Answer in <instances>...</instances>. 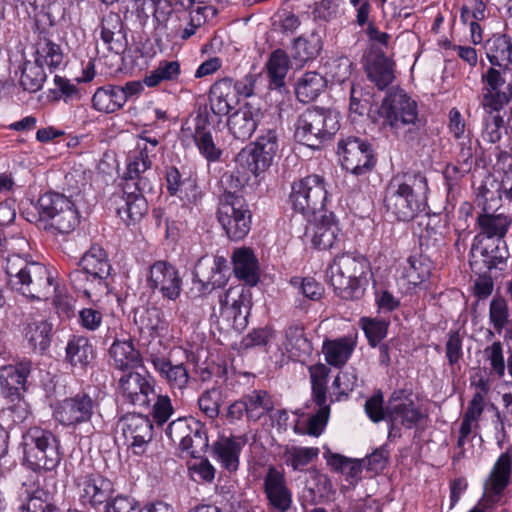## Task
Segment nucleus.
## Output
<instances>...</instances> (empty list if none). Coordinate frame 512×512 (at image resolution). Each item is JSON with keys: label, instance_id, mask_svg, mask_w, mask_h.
Instances as JSON below:
<instances>
[{"label": "nucleus", "instance_id": "obj_53", "mask_svg": "<svg viewBox=\"0 0 512 512\" xmlns=\"http://www.w3.org/2000/svg\"><path fill=\"white\" fill-rule=\"evenodd\" d=\"M330 368L319 363L309 368L312 398L316 405L327 402V379Z\"/></svg>", "mask_w": 512, "mask_h": 512}, {"label": "nucleus", "instance_id": "obj_34", "mask_svg": "<svg viewBox=\"0 0 512 512\" xmlns=\"http://www.w3.org/2000/svg\"><path fill=\"white\" fill-rule=\"evenodd\" d=\"M52 324L45 319L27 318L23 328L25 340L34 351L43 353L51 343Z\"/></svg>", "mask_w": 512, "mask_h": 512}, {"label": "nucleus", "instance_id": "obj_12", "mask_svg": "<svg viewBox=\"0 0 512 512\" xmlns=\"http://www.w3.org/2000/svg\"><path fill=\"white\" fill-rule=\"evenodd\" d=\"M261 490L270 510L289 512L292 509L293 492L283 470L269 465L262 476Z\"/></svg>", "mask_w": 512, "mask_h": 512}, {"label": "nucleus", "instance_id": "obj_46", "mask_svg": "<svg viewBox=\"0 0 512 512\" xmlns=\"http://www.w3.org/2000/svg\"><path fill=\"white\" fill-rule=\"evenodd\" d=\"M512 473V463L508 456H499L495 461L488 478L487 489L493 495L499 496L507 488Z\"/></svg>", "mask_w": 512, "mask_h": 512}, {"label": "nucleus", "instance_id": "obj_60", "mask_svg": "<svg viewBox=\"0 0 512 512\" xmlns=\"http://www.w3.org/2000/svg\"><path fill=\"white\" fill-rule=\"evenodd\" d=\"M196 421L193 417H180L168 424L165 434L174 444H178L181 450L187 433H191L192 426Z\"/></svg>", "mask_w": 512, "mask_h": 512}, {"label": "nucleus", "instance_id": "obj_25", "mask_svg": "<svg viewBox=\"0 0 512 512\" xmlns=\"http://www.w3.org/2000/svg\"><path fill=\"white\" fill-rule=\"evenodd\" d=\"M111 365L122 372L143 366V358L131 339L114 340L109 349Z\"/></svg>", "mask_w": 512, "mask_h": 512}, {"label": "nucleus", "instance_id": "obj_62", "mask_svg": "<svg viewBox=\"0 0 512 512\" xmlns=\"http://www.w3.org/2000/svg\"><path fill=\"white\" fill-rule=\"evenodd\" d=\"M222 194L219 196V202H233L236 198H244L242 195L243 183L234 173L226 172L220 179Z\"/></svg>", "mask_w": 512, "mask_h": 512}, {"label": "nucleus", "instance_id": "obj_43", "mask_svg": "<svg viewBox=\"0 0 512 512\" xmlns=\"http://www.w3.org/2000/svg\"><path fill=\"white\" fill-rule=\"evenodd\" d=\"M327 79L317 72L305 73L297 82L295 93L302 103L315 100L325 89Z\"/></svg>", "mask_w": 512, "mask_h": 512}, {"label": "nucleus", "instance_id": "obj_52", "mask_svg": "<svg viewBox=\"0 0 512 512\" xmlns=\"http://www.w3.org/2000/svg\"><path fill=\"white\" fill-rule=\"evenodd\" d=\"M135 322L139 323L142 333L147 332L151 337H158L167 330V322L162 311L157 307L145 309L139 315V320L135 317Z\"/></svg>", "mask_w": 512, "mask_h": 512}, {"label": "nucleus", "instance_id": "obj_28", "mask_svg": "<svg viewBox=\"0 0 512 512\" xmlns=\"http://www.w3.org/2000/svg\"><path fill=\"white\" fill-rule=\"evenodd\" d=\"M493 207L487 204L483 206V212L477 217V223L480 231L487 238L499 239V244L503 243L511 224L512 217L510 215L491 212Z\"/></svg>", "mask_w": 512, "mask_h": 512}, {"label": "nucleus", "instance_id": "obj_4", "mask_svg": "<svg viewBox=\"0 0 512 512\" xmlns=\"http://www.w3.org/2000/svg\"><path fill=\"white\" fill-rule=\"evenodd\" d=\"M42 228L56 236L73 232L80 224L81 214L72 195L46 192L37 201Z\"/></svg>", "mask_w": 512, "mask_h": 512}, {"label": "nucleus", "instance_id": "obj_39", "mask_svg": "<svg viewBox=\"0 0 512 512\" xmlns=\"http://www.w3.org/2000/svg\"><path fill=\"white\" fill-rule=\"evenodd\" d=\"M94 359V349L89 339L73 336L66 346V360L74 367L84 368Z\"/></svg>", "mask_w": 512, "mask_h": 512}, {"label": "nucleus", "instance_id": "obj_51", "mask_svg": "<svg viewBox=\"0 0 512 512\" xmlns=\"http://www.w3.org/2000/svg\"><path fill=\"white\" fill-rule=\"evenodd\" d=\"M485 5L480 0H475L473 8L463 6L460 11L459 19L456 25H462V29H468L469 32H482L486 29L485 25Z\"/></svg>", "mask_w": 512, "mask_h": 512}, {"label": "nucleus", "instance_id": "obj_22", "mask_svg": "<svg viewBox=\"0 0 512 512\" xmlns=\"http://www.w3.org/2000/svg\"><path fill=\"white\" fill-rule=\"evenodd\" d=\"M193 139L200 154L208 162H217L222 156V150L215 144L211 131L207 108H199L194 119Z\"/></svg>", "mask_w": 512, "mask_h": 512}, {"label": "nucleus", "instance_id": "obj_35", "mask_svg": "<svg viewBox=\"0 0 512 512\" xmlns=\"http://www.w3.org/2000/svg\"><path fill=\"white\" fill-rule=\"evenodd\" d=\"M123 191V204L117 208L119 217L127 224H135L142 219L148 211V203L144 193L148 191Z\"/></svg>", "mask_w": 512, "mask_h": 512}, {"label": "nucleus", "instance_id": "obj_24", "mask_svg": "<svg viewBox=\"0 0 512 512\" xmlns=\"http://www.w3.org/2000/svg\"><path fill=\"white\" fill-rule=\"evenodd\" d=\"M78 488L82 503L97 507L109 502L112 483L100 475H86L80 478Z\"/></svg>", "mask_w": 512, "mask_h": 512}, {"label": "nucleus", "instance_id": "obj_21", "mask_svg": "<svg viewBox=\"0 0 512 512\" xmlns=\"http://www.w3.org/2000/svg\"><path fill=\"white\" fill-rule=\"evenodd\" d=\"M261 118L262 111L259 107L245 103L228 117V130L236 140L246 141L255 132Z\"/></svg>", "mask_w": 512, "mask_h": 512}, {"label": "nucleus", "instance_id": "obj_48", "mask_svg": "<svg viewBox=\"0 0 512 512\" xmlns=\"http://www.w3.org/2000/svg\"><path fill=\"white\" fill-rule=\"evenodd\" d=\"M487 57L492 65L512 62V41L508 34H494L487 40Z\"/></svg>", "mask_w": 512, "mask_h": 512}, {"label": "nucleus", "instance_id": "obj_10", "mask_svg": "<svg viewBox=\"0 0 512 512\" xmlns=\"http://www.w3.org/2000/svg\"><path fill=\"white\" fill-rule=\"evenodd\" d=\"M220 316L238 332L248 325L252 307L251 289L244 285L228 288L219 295Z\"/></svg>", "mask_w": 512, "mask_h": 512}, {"label": "nucleus", "instance_id": "obj_64", "mask_svg": "<svg viewBox=\"0 0 512 512\" xmlns=\"http://www.w3.org/2000/svg\"><path fill=\"white\" fill-rule=\"evenodd\" d=\"M198 406L206 417L215 419L220 412L221 392L217 388L204 391L198 399Z\"/></svg>", "mask_w": 512, "mask_h": 512}, {"label": "nucleus", "instance_id": "obj_57", "mask_svg": "<svg viewBox=\"0 0 512 512\" xmlns=\"http://www.w3.org/2000/svg\"><path fill=\"white\" fill-rule=\"evenodd\" d=\"M353 63L346 56L332 57L324 65L325 78L342 84L351 76Z\"/></svg>", "mask_w": 512, "mask_h": 512}, {"label": "nucleus", "instance_id": "obj_27", "mask_svg": "<svg viewBox=\"0 0 512 512\" xmlns=\"http://www.w3.org/2000/svg\"><path fill=\"white\" fill-rule=\"evenodd\" d=\"M423 418L422 412L416 407L414 401H407L402 405L387 406V421L390 424L389 435L399 433L400 427L411 429Z\"/></svg>", "mask_w": 512, "mask_h": 512}, {"label": "nucleus", "instance_id": "obj_8", "mask_svg": "<svg viewBox=\"0 0 512 512\" xmlns=\"http://www.w3.org/2000/svg\"><path fill=\"white\" fill-rule=\"evenodd\" d=\"M369 36L368 51L365 55V71L368 79L375 83L378 89L383 90L395 78V63L386 55L390 47V35L369 34Z\"/></svg>", "mask_w": 512, "mask_h": 512}, {"label": "nucleus", "instance_id": "obj_26", "mask_svg": "<svg viewBox=\"0 0 512 512\" xmlns=\"http://www.w3.org/2000/svg\"><path fill=\"white\" fill-rule=\"evenodd\" d=\"M341 235L334 214L325 212L314 224L312 244L319 250H330L340 242Z\"/></svg>", "mask_w": 512, "mask_h": 512}, {"label": "nucleus", "instance_id": "obj_19", "mask_svg": "<svg viewBox=\"0 0 512 512\" xmlns=\"http://www.w3.org/2000/svg\"><path fill=\"white\" fill-rule=\"evenodd\" d=\"M121 426L126 444L134 454L142 455L153 436L150 419L140 413L128 414L122 418Z\"/></svg>", "mask_w": 512, "mask_h": 512}, {"label": "nucleus", "instance_id": "obj_2", "mask_svg": "<svg viewBox=\"0 0 512 512\" xmlns=\"http://www.w3.org/2000/svg\"><path fill=\"white\" fill-rule=\"evenodd\" d=\"M4 270L8 284L29 299L46 301L56 292L53 275L39 262L14 254L6 258Z\"/></svg>", "mask_w": 512, "mask_h": 512}, {"label": "nucleus", "instance_id": "obj_23", "mask_svg": "<svg viewBox=\"0 0 512 512\" xmlns=\"http://www.w3.org/2000/svg\"><path fill=\"white\" fill-rule=\"evenodd\" d=\"M31 372V362L22 361L17 365H6L0 369V385L3 395L14 401L25 391L27 377Z\"/></svg>", "mask_w": 512, "mask_h": 512}, {"label": "nucleus", "instance_id": "obj_18", "mask_svg": "<svg viewBox=\"0 0 512 512\" xmlns=\"http://www.w3.org/2000/svg\"><path fill=\"white\" fill-rule=\"evenodd\" d=\"M118 389L122 397L134 406L148 408L155 398L150 376L135 370L122 375L118 380Z\"/></svg>", "mask_w": 512, "mask_h": 512}, {"label": "nucleus", "instance_id": "obj_15", "mask_svg": "<svg viewBox=\"0 0 512 512\" xmlns=\"http://www.w3.org/2000/svg\"><path fill=\"white\" fill-rule=\"evenodd\" d=\"M147 361L174 395L183 394L190 382V374L184 363L173 362L171 357L153 351L148 352Z\"/></svg>", "mask_w": 512, "mask_h": 512}, {"label": "nucleus", "instance_id": "obj_11", "mask_svg": "<svg viewBox=\"0 0 512 512\" xmlns=\"http://www.w3.org/2000/svg\"><path fill=\"white\" fill-rule=\"evenodd\" d=\"M217 219L232 241L245 238L251 229L252 213L245 198L233 202H218Z\"/></svg>", "mask_w": 512, "mask_h": 512}, {"label": "nucleus", "instance_id": "obj_20", "mask_svg": "<svg viewBox=\"0 0 512 512\" xmlns=\"http://www.w3.org/2000/svg\"><path fill=\"white\" fill-rule=\"evenodd\" d=\"M227 270V261L222 256L202 258L195 266L194 282L201 285L202 292L211 291L225 284Z\"/></svg>", "mask_w": 512, "mask_h": 512}, {"label": "nucleus", "instance_id": "obj_14", "mask_svg": "<svg viewBox=\"0 0 512 512\" xmlns=\"http://www.w3.org/2000/svg\"><path fill=\"white\" fill-rule=\"evenodd\" d=\"M338 155L342 166L355 175L369 172L376 163L370 143L354 136L339 141Z\"/></svg>", "mask_w": 512, "mask_h": 512}, {"label": "nucleus", "instance_id": "obj_31", "mask_svg": "<svg viewBox=\"0 0 512 512\" xmlns=\"http://www.w3.org/2000/svg\"><path fill=\"white\" fill-rule=\"evenodd\" d=\"M238 103L233 81L229 78L215 82L210 90V108L215 115H227Z\"/></svg>", "mask_w": 512, "mask_h": 512}, {"label": "nucleus", "instance_id": "obj_63", "mask_svg": "<svg viewBox=\"0 0 512 512\" xmlns=\"http://www.w3.org/2000/svg\"><path fill=\"white\" fill-rule=\"evenodd\" d=\"M408 263L406 277L410 284L417 286L429 278L431 265L428 260L422 257H410Z\"/></svg>", "mask_w": 512, "mask_h": 512}, {"label": "nucleus", "instance_id": "obj_36", "mask_svg": "<svg viewBox=\"0 0 512 512\" xmlns=\"http://www.w3.org/2000/svg\"><path fill=\"white\" fill-rule=\"evenodd\" d=\"M477 253L481 256V262L487 270L502 269L506 264V260L509 257V252L506 246V242L503 239V243L499 244V239H496V244L491 249L488 247H472L470 265L475 267L479 261L477 259Z\"/></svg>", "mask_w": 512, "mask_h": 512}, {"label": "nucleus", "instance_id": "obj_5", "mask_svg": "<svg viewBox=\"0 0 512 512\" xmlns=\"http://www.w3.org/2000/svg\"><path fill=\"white\" fill-rule=\"evenodd\" d=\"M340 128L339 115L335 111L313 107L302 112L295 124V139L312 149L330 141Z\"/></svg>", "mask_w": 512, "mask_h": 512}, {"label": "nucleus", "instance_id": "obj_1", "mask_svg": "<svg viewBox=\"0 0 512 512\" xmlns=\"http://www.w3.org/2000/svg\"><path fill=\"white\" fill-rule=\"evenodd\" d=\"M428 180L421 172L396 174L384 193V207L394 220L409 222L428 209Z\"/></svg>", "mask_w": 512, "mask_h": 512}, {"label": "nucleus", "instance_id": "obj_44", "mask_svg": "<svg viewBox=\"0 0 512 512\" xmlns=\"http://www.w3.org/2000/svg\"><path fill=\"white\" fill-rule=\"evenodd\" d=\"M249 421L256 422L274 408L271 396L265 390H253L242 396Z\"/></svg>", "mask_w": 512, "mask_h": 512}, {"label": "nucleus", "instance_id": "obj_37", "mask_svg": "<svg viewBox=\"0 0 512 512\" xmlns=\"http://www.w3.org/2000/svg\"><path fill=\"white\" fill-rule=\"evenodd\" d=\"M155 179L152 167L143 168L140 164H126V171L123 176V191H152L153 180Z\"/></svg>", "mask_w": 512, "mask_h": 512}, {"label": "nucleus", "instance_id": "obj_55", "mask_svg": "<svg viewBox=\"0 0 512 512\" xmlns=\"http://www.w3.org/2000/svg\"><path fill=\"white\" fill-rule=\"evenodd\" d=\"M36 60L49 66L50 68H58L64 60V53L60 45L52 42L47 38L40 39L36 44Z\"/></svg>", "mask_w": 512, "mask_h": 512}, {"label": "nucleus", "instance_id": "obj_47", "mask_svg": "<svg viewBox=\"0 0 512 512\" xmlns=\"http://www.w3.org/2000/svg\"><path fill=\"white\" fill-rule=\"evenodd\" d=\"M290 68L289 57L285 51L277 49L273 51L267 62V70L270 79V87L281 89L285 86V78Z\"/></svg>", "mask_w": 512, "mask_h": 512}, {"label": "nucleus", "instance_id": "obj_59", "mask_svg": "<svg viewBox=\"0 0 512 512\" xmlns=\"http://www.w3.org/2000/svg\"><path fill=\"white\" fill-rule=\"evenodd\" d=\"M46 79L43 66L35 59L34 63L26 64L23 67L20 84L24 90L29 92H36L42 88Z\"/></svg>", "mask_w": 512, "mask_h": 512}, {"label": "nucleus", "instance_id": "obj_33", "mask_svg": "<svg viewBox=\"0 0 512 512\" xmlns=\"http://www.w3.org/2000/svg\"><path fill=\"white\" fill-rule=\"evenodd\" d=\"M233 270L237 278L243 280L250 287L259 281V264L256 256L250 248H239L232 256Z\"/></svg>", "mask_w": 512, "mask_h": 512}, {"label": "nucleus", "instance_id": "obj_49", "mask_svg": "<svg viewBox=\"0 0 512 512\" xmlns=\"http://www.w3.org/2000/svg\"><path fill=\"white\" fill-rule=\"evenodd\" d=\"M188 434L181 451L193 458L202 457L209 447L206 426L197 420L194 426H192L191 433Z\"/></svg>", "mask_w": 512, "mask_h": 512}, {"label": "nucleus", "instance_id": "obj_56", "mask_svg": "<svg viewBox=\"0 0 512 512\" xmlns=\"http://www.w3.org/2000/svg\"><path fill=\"white\" fill-rule=\"evenodd\" d=\"M483 357L489 363V375L499 379L505 376L506 362L501 341H494L483 350Z\"/></svg>", "mask_w": 512, "mask_h": 512}, {"label": "nucleus", "instance_id": "obj_29", "mask_svg": "<svg viewBox=\"0 0 512 512\" xmlns=\"http://www.w3.org/2000/svg\"><path fill=\"white\" fill-rule=\"evenodd\" d=\"M356 345V337L351 335L327 339L323 342L322 353L329 365L341 368L350 359Z\"/></svg>", "mask_w": 512, "mask_h": 512}, {"label": "nucleus", "instance_id": "obj_17", "mask_svg": "<svg viewBox=\"0 0 512 512\" xmlns=\"http://www.w3.org/2000/svg\"><path fill=\"white\" fill-rule=\"evenodd\" d=\"M149 288L164 299L175 301L182 291V278L175 266L166 261H156L150 266L147 278Z\"/></svg>", "mask_w": 512, "mask_h": 512}, {"label": "nucleus", "instance_id": "obj_16", "mask_svg": "<svg viewBox=\"0 0 512 512\" xmlns=\"http://www.w3.org/2000/svg\"><path fill=\"white\" fill-rule=\"evenodd\" d=\"M97 402L86 393H78L62 400L55 410L56 420L64 426L87 423L97 410Z\"/></svg>", "mask_w": 512, "mask_h": 512}, {"label": "nucleus", "instance_id": "obj_30", "mask_svg": "<svg viewBox=\"0 0 512 512\" xmlns=\"http://www.w3.org/2000/svg\"><path fill=\"white\" fill-rule=\"evenodd\" d=\"M172 11L169 0H143L141 7L137 8L138 17L143 25L151 24L154 30L167 28L166 23Z\"/></svg>", "mask_w": 512, "mask_h": 512}, {"label": "nucleus", "instance_id": "obj_42", "mask_svg": "<svg viewBox=\"0 0 512 512\" xmlns=\"http://www.w3.org/2000/svg\"><path fill=\"white\" fill-rule=\"evenodd\" d=\"M69 280L76 291L82 292L88 298L101 296L108 292V283L100 281L98 284L96 281H92L94 276L80 266L70 272Z\"/></svg>", "mask_w": 512, "mask_h": 512}, {"label": "nucleus", "instance_id": "obj_3", "mask_svg": "<svg viewBox=\"0 0 512 512\" xmlns=\"http://www.w3.org/2000/svg\"><path fill=\"white\" fill-rule=\"evenodd\" d=\"M379 114L383 119V129L398 140L411 143L420 137L424 123L419 117L416 101L404 90L389 91L381 103Z\"/></svg>", "mask_w": 512, "mask_h": 512}, {"label": "nucleus", "instance_id": "obj_41", "mask_svg": "<svg viewBox=\"0 0 512 512\" xmlns=\"http://www.w3.org/2000/svg\"><path fill=\"white\" fill-rule=\"evenodd\" d=\"M120 86L107 85L99 87L92 97L93 107L100 112L113 113L122 108L124 96L120 92Z\"/></svg>", "mask_w": 512, "mask_h": 512}, {"label": "nucleus", "instance_id": "obj_58", "mask_svg": "<svg viewBox=\"0 0 512 512\" xmlns=\"http://www.w3.org/2000/svg\"><path fill=\"white\" fill-rule=\"evenodd\" d=\"M286 341L284 342L286 350L294 357L300 358L311 351V345L304 335V331L299 326H290L285 332Z\"/></svg>", "mask_w": 512, "mask_h": 512}, {"label": "nucleus", "instance_id": "obj_61", "mask_svg": "<svg viewBox=\"0 0 512 512\" xmlns=\"http://www.w3.org/2000/svg\"><path fill=\"white\" fill-rule=\"evenodd\" d=\"M509 316L507 301L502 297H494L489 306V320L498 334L508 324Z\"/></svg>", "mask_w": 512, "mask_h": 512}, {"label": "nucleus", "instance_id": "obj_9", "mask_svg": "<svg viewBox=\"0 0 512 512\" xmlns=\"http://www.w3.org/2000/svg\"><path fill=\"white\" fill-rule=\"evenodd\" d=\"M289 200L293 209L303 215L321 212L327 200L324 178L313 174L295 181Z\"/></svg>", "mask_w": 512, "mask_h": 512}, {"label": "nucleus", "instance_id": "obj_45", "mask_svg": "<svg viewBox=\"0 0 512 512\" xmlns=\"http://www.w3.org/2000/svg\"><path fill=\"white\" fill-rule=\"evenodd\" d=\"M322 50V40L319 34H302L294 39L291 56L301 62L316 58Z\"/></svg>", "mask_w": 512, "mask_h": 512}, {"label": "nucleus", "instance_id": "obj_32", "mask_svg": "<svg viewBox=\"0 0 512 512\" xmlns=\"http://www.w3.org/2000/svg\"><path fill=\"white\" fill-rule=\"evenodd\" d=\"M79 266L94 276V282L96 281L98 284H100V281L107 283V278L111 272V264L106 251L100 245L93 244L81 257Z\"/></svg>", "mask_w": 512, "mask_h": 512}, {"label": "nucleus", "instance_id": "obj_7", "mask_svg": "<svg viewBox=\"0 0 512 512\" xmlns=\"http://www.w3.org/2000/svg\"><path fill=\"white\" fill-rule=\"evenodd\" d=\"M24 459L33 471H52L61 461L59 441L48 430L29 428L22 436Z\"/></svg>", "mask_w": 512, "mask_h": 512}, {"label": "nucleus", "instance_id": "obj_38", "mask_svg": "<svg viewBox=\"0 0 512 512\" xmlns=\"http://www.w3.org/2000/svg\"><path fill=\"white\" fill-rule=\"evenodd\" d=\"M159 140L155 137L140 134L135 147L130 150L126 157V164H140L144 169L152 167V161L156 156Z\"/></svg>", "mask_w": 512, "mask_h": 512}, {"label": "nucleus", "instance_id": "obj_40", "mask_svg": "<svg viewBox=\"0 0 512 512\" xmlns=\"http://www.w3.org/2000/svg\"><path fill=\"white\" fill-rule=\"evenodd\" d=\"M242 444L232 437H221L213 444L217 460L228 471H236L239 467V454Z\"/></svg>", "mask_w": 512, "mask_h": 512}, {"label": "nucleus", "instance_id": "obj_13", "mask_svg": "<svg viewBox=\"0 0 512 512\" xmlns=\"http://www.w3.org/2000/svg\"><path fill=\"white\" fill-rule=\"evenodd\" d=\"M277 152V133L273 129H267L257 138L253 149L241 150L236 157V161L241 165L245 163L247 170L257 176L270 167Z\"/></svg>", "mask_w": 512, "mask_h": 512}, {"label": "nucleus", "instance_id": "obj_50", "mask_svg": "<svg viewBox=\"0 0 512 512\" xmlns=\"http://www.w3.org/2000/svg\"><path fill=\"white\" fill-rule=\"evenodd\" d=\"M180 64L178 61H160L159 65L147 72L143 83L149 88L157 87L162 82L175 81L180 76Z\"/></svg>", "mask_w": 512, "mask_h": 512}, {"label": "nucleus", "instance_id": "obj_6", "mask_svg": "<svg viewBox=\"0 0 512 512\" xmlns=\"http://www.w3.org/2000/svg\"><path fill=\"white\" fill-rule=\"evenodd\" d=\"M368 270L369 262L364 256L346 253L334 259L327 269V277L340 297L353 299L361 295V282Z\"/></svg>", "mask_w": 512, "mask_h": 512}, {"label": "nucleus", "instance_id": "obj_54", "mask_svg": "<svg viewBox=\"0 0 512 512\" xmlns=\"http://www.w3.org/2000/svg\"><path fill=\"white\" fill-rule=\"evenodd\" d=\"M318 454L319 449L316 447L292 446L286 448L284 459L287 466H290L294 471H302L313 459L317 458Z\"/></svg>", "mask_w": 512, "mask_h": 512}]
</instances>
